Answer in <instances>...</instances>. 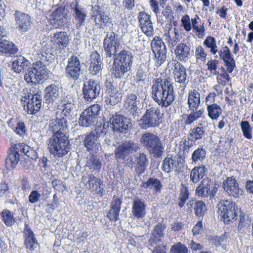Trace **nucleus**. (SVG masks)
<instances>
[{
    "mask_svg": "<svg viewBox=\"0 0 253 253\" xmlns=\"http://www.w3.org/2000/svg\"><path fill=\"white\" fill-rule=\"evenodd\" d=\"M151 46L155 57L156 66H160L165 62L167 58L166 45L162 40L156 36L152 41Z\"/></svg>",
    "mask_w": 253,
    "mask_h": 253,
    "instance_id": "nucleus-13",
    "label": "nucleus"
},
{
    "mask_svg": "<svg viewBox=\"0 0 253 253\" xmlns=\"http://www.w3.org/2000/svg\"><path fill=\"white\" fill-rule=\"evenodd\" d=\"M24 244L30 251H34L38 246V242L35 237L33 231L28 224H25L23 231Z\"/></svg>",
    "mask_w": 253,
    "mask_h": 253,
    "instance_id": "nucleus-27",
    "label": "nucleus"
},
{
    "mask_svg": "<svg viewBox=\"0 0 253 253\" xmlns=\"http://www.w3.org/2000/svg\"><path fill=\"white\" fill-rule=\"evenodd\" d=\"M133 59L132 53L129 50H121L113 59L112 74L116 78H122L131 68Z\"/></svg>",
    "mask_w": 253,
    "mask_h": 253,
    "instance_id": "nucleus-2",
    "label": "nucleus"
},
{
    "mask_svg": "<svg viewBox=\"0 0 253 253\" xmlns=\"http://www.w3.org/2000/svg\"><path fill=\"white\" fill-rule=\"evenodd\" d=\"M2 220L7 226H11L14 224L15 221L13 214L8 210H3L1 212Z\"/></svg>",
    "mask_w": 253,
    "mask_h": 253,
    "instance_id": "nucleus-49",
    "label": "nucleus"
},
{
    "mask_svg": "<svg viewBox=\"0 0 253 253\" xmlns=\"http://www.w3.org/2000/svg\"><path fill=\"white\" fill-rule=\"evenodd\" d=\"M145 207L143 201L137 198L134 199L131 210L133 215L137 218H143L145 215Z\"/></svg>",
    "mask_w": 253,
    "mask_h": 253,
    "instance_id": "nucleus-34",
    "label": "nucleus"
},
{
    "mask_svg": "<svg viewBox=\"0 0 253 253\" xmlns=\"http://www.w3.org/2000/svg\"><path fill=\"white\" fill-rule=\"evenodd\" d=\"M140 98L133 93L128 94L126 98L125 102V107L126 109H131L138 107L137 105L139 104Z\"/></svg>",
    "mask_w": 253,
    "mask_h": 253,
    "instance_id": "nucleus-44",
    "label": "nucleus"
},
{
    "mask_svg": "<svg viewBox=\"0 0 253 253\" xmlns=\"http://www.w3.org/2000/svg\"><path fill=\"white\" fill-rule=\"evenodd\" d=\"M61 139L64 140V143H60V145L57 148L55 142L52 141L50 146V153L54 157L57 158H61L66 155L70 151V145L68 137L66 135L61 136Z\"/></svg>",
    "mask_w": 253,
    "mask_h": 253,
    "instance_id": "nucleus-20",
    "label": "nucleus"
},
{
    "mask_svg": "<svg viewBox=\"0 0 253 253\" xmlns=\"http://www.w3.org/2000/svg\"><path fill=\"white\" fill-rule=\"evenodd\" d=\"M187 248L180 242L173 245L171 249V252L175 253H188Z\"/></svg>",
    "mask_w": 253,
    "mask_h": 253,
    "instance_id": "nucleus-58",
    "label": "nucleus"
},
{
    "mask_svg": "<svg viewBox=\"0 0 253 253\" xmlns=\"http://www.w3.org/2000/svg\"><path fill=\"white\" fill-rule=\"evenodd\" d=\"M55 142L56 143V145L57 146V148L60 145V143H64V140L61 139V135H60L59 136L56 135H52L48 140V148L49 149V151H50V146L52 143V141Z\"/></svg>",
    "mask_w": 253,
    "mask_h": 253,
    "instance_id": "nucleus-59",
    "label": "nucleus"
},
{
    "mask_svg": "<svg viewBox=\"0 0 253 253\" xmlns=\"http://www.w3.org/2000/svg\"><path fill=\"white\" fill-rule=\"evenodd\" d=\"M41 197L40 192L37 190L32 191L29 196V201L32 204H34L40 201Z\"/></svg>",
    "mask_w": 253,
    "mask_h": 253,
    "instance_id": "nucleus-61",
    "label": "nucleus"
},
{
    "mask_svg": "<svg viewBox=\"0 0 253 253\" xmlns=\"http://www.w3.org/2000/svg\"><path fill=\"white\" fill-rule=\"evenodd\" d=\"M103 64L100 54L97 51H93L90 54V62L89 67V73L92 76L101 74Z\"/></svg>",
    "mask_w": 253,
    "mask_h": 253,
    "instance_id": "nucleus-26",
    "label": "nucleus"
},
{
    "mask_svg": "<svg viewBox=\"0 0 253 253\" xmlns=\"http://www.w3.org/2000/svg\"><path fill=\"white\" fill-rule=\"evenodd\" d=\"M194 211L196 216L202 217L207 211L205 203L202 201H197Z\"/></svg>",
    "mask_w": 253,
    "mask_h": 253,
    "instance_id": "nucleus-53",
    "label": "nucleus"
},
{
    "mask_svg": "<svg viewBox=\"0 0 253 253\" xmlns=\"http://www.w3.org/2000/svg\"><path fill=\"white\" fill-rule=\"evenodd\" d=\"M108 91L109 94L105 100L107 104L114 106L121 101V94L116 88L111 86L108 89Z\"/></svg>",
    "mask_w": 253,
    "mask_h": 253,
    "instance_id": "nucleus-40",
    "label": "nucleus"
},
{
    "mask_svg": "<svg viewBox=\"0 0 253 253\" xmlns=\"http://www.w3.org/2000/svg\"><path fill=\"white\" fill-rule=\"evenodd\" d=\"M19 149L17 145L11 148L8 157L5 159V167L8 170H11L16 167L19 161Z\"/></svg>",
    "mask_w": 253,
    "mask_h": 253,
    "instance_id": "nucleus-31",
    "label": "nucleus"
},
{
    "mask_svg": "<svg viewBox=\"0 0 253 253\" xmlns=\"http://www.w3.org/2000/svg\"><path fill=\"white\" fill-rule=\"evenodd\" d=\"M135 165L134 166L135 174L140 176L143 174L149 164V158L144 152H139L134 156Z\"/></svg>",
    "mask_w": 253,
    "mask_h": 253,
    "instance_id": "nucleus-21",
    "label": "nucleus"
},
{
    "mask_svg": "<svg viewBox=\"0 0 253 253\" xmlns=\"http://www.w3.org/2000/svg\"><path fill=\"white\" fill-rule=\"evenodd\" d=\"M174 53L178 60L186 61L190 55V47L184 43H180L176 46Z\"/></svg>",
    "mask_w": 253,
    "mask_h": 253,
    "instance_id": "nucleus-38",
    "label": "nucleus"
},
{
    "mask_svg": "<svg viewBox=\"0 0 253 253\" xmlns=\"http://www.w3.org/2000/svg\"><path fill=\"white\" fill-rule=\"evenodd\" d=\"M91 18L95 25L100 28L107 26L111 22V19L104 11L99 9L92 11Z\"/></svg>",
    "mask_w": 253,
    "mask_h": 253,
    "instance_id": "nucleus-28",
    "label": "nucleus"
},
{
    "mask_svg": "<svg viewBox=\"0 0 253 253\" xmlns=\"http://www.w3.org/2000/svg\"><path fill=\"white\" fill-rule=\"evenodd\" d=\"M51 41L54 45L58 46L60 48L64 49L68 46L69 37L66 32H57L51 36Z\"/></svg>",
    "mask_w": 253,
    "mask_h": 253,
    "instance_id": "nucleus-30",
    "label": "nucleus"
},
{
    "mask_svg": "<svg viewBox=\"0 0 253 253\" xmlns=\"http://www.w3.org/2000/svg\"><path fill=\"white\" fill-rule=\"evenodd\" d=\"M206 156V151L203 146L198 147L192 153L191 159L194 163L203 161Z\"/></svg>",
    "mask_w": 253,
    "mask_h": 253,
    "instance_id": "nucleus-48",
    "label": "nucleus"
},
{
    "mask_svg": "<svg viewBox=\"0 0 253 253\" xmlns=\"http://www.w3.org/2000/svg\"><path fill=\"white\" fill-rule=\"evenodd\" d=\"M166 228V225L161 222L158 223L154 226L148 242V246L149 249L150 247L157 245L158 243L162 242V238L164 236V231Z\"/></svg>",
    "mask_w": 253,
    "mask_h": 253,
    "instance_id": "nucleus-22",
    "label": "nucleus"
},
{
    "mask_svg": "<svg viewBox=\"0 0 253 253\" xmlns=\"http://www.w3.org/2000/svg\"><path fill=\"white\" fill-rule=\"evenodd\" d=\"M195 56L197 59H201L202 61L206 60L207 53L205 52L204 49L202 46L199 45L196 48Z\"/></svg>",
    "mask_w": 253,
    "mask_h": 253,
    "instance_id": "nucleus-63",
    "label": "nucleus"
},
{
    "mask_svg": "<svg viewBox=\"0 0 253 253\" xmlns=\"http://www.w3.org/2000/svg\"><path fill=\"white\" fill-rule=\"evenodd\" d=\"M109 123L113 131L117 133H126L131 126L130 119H128L119 113L110 114Z\"/></svg>",
    "mask_w": 253,
    "mask_h": 253,
    "instance_id": "nucleus-8",
    "label": "nucleus"
},
{
    "mask_svg": "<svg viewBox=\"0 0 253 253\" xmlns=\"http://www.w3.org/2000/svg\"><path fill=\"white\" fill-rule=\"evenodd\" d=\"M30 62L25 57L22 56L16 57L13 61L12 68L14 72L20 73L26 70H28L29 67Z\"/></svg>",
    "mask_w": 253,
    "mask_h": 253,
    "instance_id": "nucleus-37",
    "label": "nucleus"
},
{
    "mask_svg": "<svg viewBox=\"0 0 253 253\" xmlns=\"http://www.w3.org/2000/svg\"><path fill=\"white\" fill-rule=\"evenodd\" d=\"M88 167L90 169L94 170H99L101 168V163L100 160L95 157L92 156L90 157V159L87 162Z\"/></svg>",
    "mask_w": 253,
    "mask_h": 253,
    "instance_id": "nucleus-56",
    "label": "nucleus"
},
{
    "mask_svg": "<svg viewBox=\"0 0 253 253\" xmlns=\"http://www.w3.org/2000/svg\"><path fill=\"white\" fill-rule=\"evenodd\" d=\"M181 22L184 29L186 31H190L192 29V26L190 22V17L188 15H185L182 17Z\"/></svg>",
    "mask_w": 253,
    "mask_h": 253,
    "instance_id": "nucleus-64",
    "label": "nucleus"
},
{
    "mask_svg": "<svg viewBox=\"0 0 253 253\" xmlns=\"http://www.w3.org/2000/svg\"><path fill=\"white\" fill-rule=\"evenodd\" d=\"M14 16L16 27L19 31L26 32L31 28L32 20L30 15L21 11L16 10Z\"/></svg>",
    "mask_w": 253,
    "mask_h": 253,
    "instance_id": "nucleus-17",
    "label": "nucleus"
},
{
    "mask_svg": "<svg viewBox=\"0 0 253 253\" xmlns=\"http://www.w3.org/2000/svg\"><path fill=\"white\" fill-rule=\"evenodd\" d=\"M140 149V145L134 141H128L120 144L114 151L115 158L118 161L124 162L133 152H136Z\"/></svg>",
    "mask_w": 253,
    "mask_h": 253,
    "instance_id": "nucleus-10",
    "label": "nucleus"
},
{
    "mask_svg": "<svg viewBox=\"0 0 253 253\" xmlns=\"http://www.w3.org/2000/svg\"><path fill=\"white\" fill-rule=\"evenodd\" d=\"M151 97L162 107H168L175 100L173 83L169 77L154 79L151 87Z\"/></svg>",
    "mask_w": 253,
    "mask_h": 253,
    "instance_id": "nucleus-1",
    "label": "nucleus"
},
{
    "mask_svg": "<svg viewBox=\"0 0 253 253\" xmlns=\"http://www.w3.org/2000/svg\"><path fill=\"white\" fill-rule=\"evenodd\" d=\"M143 186L145 188H154L156 192H158L162 188V185L157 178L150 177L146 182L143 183Z\"/></svg>",
    "mask_w": 253,
    "mask_h": 253,
    "instance_id": "nucleus-47",
    "label": "nucleus"
},
{
    "mask_svg": "<svg viewBox=\"0 0 253 253\" xmlns=\"http://www.w3.org/2000/svg\"><path fill=\"white\" fill-rule=\"evenodd\" d=\"M168 66L171 67L173 71V77L175 82L185 86L189 81L187 78V75L185 67L176 60H172L169 62Z\"/></svg>",
    "mask_w": 253,
    "mask_h": 253,
    "instance_id": "nucleus-14",
    "label": "nucleus"
},
{
    "mask_svg": "<svg viewBox=\"0 0 253 253\" xmlns=\"http://www.w3.org/2000/svg\"><path fill=\"white\" fill-rule=\"evenodd\" d=\"M48 74L46 67L41 62L33 63L28 68L24 76V79L28 83L37 84L42 80L45 79Z\"/></svg>",
    "mask_w": 253,
    "mask_h": 253,
    "instance_id": "nucleus-4",
    "label": "nucleus"
},
{
    "mask_svg": "<svg viewBox=\"0 0 253 253\" xmlns=\"http://www.w3.org/2000/svg\"><path fill=\"white\" fill-rule=\"evenodd\" d=\"M145 83L142 81H136L133 94H135L138 98H143L145 96Z\"/></svg>",
    "mask_w": 253,
    "mask_h": 253,
    "instance_id": "nucleus-52",
    "label": "nucleus"
},
{
    "mask_svg": "<svg viewBox=\"0 0 253 253\" xmlns=\"http://www.w3.org/2000/svg\"><path fill=\"white\" fill-rule=\"evenodd\" d=\"M190 113L188 115L185 120V124L186 125H191L195 121L202 117L204 111L203 109L196 111H190Z\"/></svg>",
    "mask_w": 253,
    "mask_h": 253,
    "instance_id": "nucleus-51",
    "label": "nucleus"
},
{
    "mask_svg": "<svg viewBox=\"0 0 253 253\" xmlns=\"http://www.w3.org/2000/svg\"><path fill=\"white\" fill-rule=\"evenodd\" d=\"M206 134L205 128L201 123L198 126L191 128L190 130L189 135L194 141L202 139Z\"/></svg>",
    "mask_w": 253,
    "mask_h": 253,
    "instance_id": "nucleus-41",
    "label": "nucleus"
},
{
    "mask_svg": "<svg viewBox=\"0 0 253 253\" xmlns=\"http://www.w3.org/2000/svg\"><path fill=\"white\" fill-rule=\"evenodd\" d=\"M203 44L207 48L210 49V52L215 55L218 51L216 40L211 36H208L205 40Z\"/></svg>",
    "mask_w": 253,
    "mask_h": 253,
    "instance_id": "nucleus-50",
    "label": "nucleus"
},
{
    "mask_svg": "<svg viewBox=\"0 0 253 253\" xmlns=\"http://www.w3.org/2000/svg\"><path fill=\"white\" fill-rule=\"evenodd\" d=\"M100 106L94 104L85 109L81 114L79 124L83 127H88L95 125L97 116L100 112Z\"/></svg>",
    "mask_w": 253,
    "mask_h": 253,
    "instance_id": "nucleus-9",
    "label": "nucleus"
},
{
    "mask_svg": "<svg viewBox=\"0 0 253 253\" xmlns=\"http://www.w3.org/2000/svg\"><path fill=\"white\" fill-rule=\"evenodd\" d=\"M18 51V48L12 42L6 40L0 42V52L6 54H14Z\"/></svg>",
    "mask_w": 253,
    "mask_h": 253,
    "instance_id": "nucleus-39",
    "label": "nucleus"
},
{
    "mask_svg": "<svg viewBox=\"0 0 253 253\" xmlns=\"http://www.w3.org/2000/svg\"><path fill=\"white\" fill-rule=\"evenodd\" d=\"M187 102L190 111L198 110L201 103L200 93L195 89L189 91Z\"/></svg>",
    "mask_w": 253,
    "mask_h": 253,
    "instance_id": "nucleus-36",
    "label": "nucleus"
},
{
    "mask_svg": "<svg viewBox=\"0 0 253 253\" xmlns=\"http://www.w3.org/2000/svg\"><path fill=\"white\" fill-rule=\"evenodd\" d=\"M83 143L86 150L90 154H95L101 148L100 141L96 133L91 131L85 135Z\"/></svg>",
    "mask_w": 253,
    "mask_h": 253,
    "instance_id": "nucleus-19",
    "label": "nucleus"
},
{
    "mask_svg": "<svg viewBox=\"0 0 253 253\" xmlns=\"http://www.w3.org/2000/svg\"><path fill=\"white\" fill-rule=\"evenodd\" d=\"M68 120L66 116H61L56 119L52 120L49 122V130L53 135L61 136L66 135L68 130Z\"/></svg>",
    "mask_w": 253,
    "mask_h": 253,
    "instance_id": "nucleus-16",
    "label": "nucleus"
},
{
    "mask_svg": "<svg viewBox=\"0 0 253 253\" xmlns=\"http://www.w3.org/2000/svg\"><path fill=\"white\" fill-rule=\"evenodd\" d=\"M81 63L80 59L76 55H72L68 60L65 67L66 77L70 80L76 81L82 74Z\"/></svg>",
    "mask_w": 253,
    "mask_h": 253,
    "instance_id": "nucleus-11",
    "label": "nucleus"
},
{
    "mask_svg": "<svg viewBox=\"0 0 253 253\" xmlns=\"http://www.w3.org/2000/svg\"><path fill=\"white\" fill-rule=\"evenodd\" d=\"M162 14L166 19V22H168L169 27H168L169 30H170L173 26L176 27L177 25V22L174 21V17L173 15V12L169 6H166L162 12Z\"/></svg>",
    "mask_w": 253,
    "mask_h": 253,
    "instance_id": "nucleus-42",
    "label": "nucleus"
},
{
    "mask_svg": "<svg viewBox=\"0 0 253 253\" xmlns=\"http://www.w3.org/2000/svg\"><path fill=\"white\" fill-rule=\"evenodd\" d=\"M31 98L27 104V113L29 114H35L40 109L42 106V93L38 90H32Z\"/></svg>",
    "mask_w": 253,
    "mask_h": 253,
    "instance_id": "nucleus-23",
    "label": "nucleus"
},
{
    "mask_svg": "<svg viewBox=\"0 0 253 253\" xmlns=\"http://www.w3.org/2000/svg\"><path fill=\"white\" fill-rule=\"evenodd\" d=\"M122 203V200L120 198L113 197L110 209L107 215V216L111 221L116 222L119 219Z\"/></svg>",
    "mask_w": 253,
    "mask_h": 253,
    "instance_id": "nucleus-32",
    "label": "nucleus"
},
{
    "mask_svg": "<svg viewBox=\"0 0 253 253\" xmlns=\"http://www.w3.org/2000/svg\"><path fill=\"white\" fill-rule=\"evenodd\" d=\"M70 6L74 18V23L78 28H79L84 25L86 17L85 9L83 3L79 0L73 1Z\"/></svg>",
    "mask_w": 253,
    "mask_h": 253,
    "instance_id": "nucleus-15",
    "label": "nucleus"
},
{
    "mask_svg": "<svg viewBox=\"0 0 253 253\" xmlns=\"http://www.w3.org/2000/svg\"><path fill=\"white\" fill-rule=\"evenodd\" d=\"M217 52L220 58L223 61L233 58L231 56L230 50L227 46L222 47L219 50H218Z\"/></svg>",
    "mask_w": 253,
    "mask_h": 253,
    "instance_id": "nucleus-57",
    "label": "nucleus"
},
{
    "mask_svg": "<svg viewBox=\"0 0 253 253\" xmlns=\"http://www.w3.org/2000/svg\"><path fill=\"white\" fill-rule=\"evenodd\" d=\"M59 88L54 84L47 86L44 89V98L47 104L52 103L59 96Z\"/></svg>",
    "mask_w": 253,
    "mask_h": 253,
    "instance_id": "nucleus-35",
    "label": "nucleus"
},
{
    "mask_svg": "<svg viewBox=\"0 0 253 253\" xmlns=\"http://www.w3.org/2000/svg\"><path fill=\"white\" fill-rule=\"evenodd\" d=\"M140 122L141 128L145 129L158 126L161 122L160 109L158 107L149 106Z\"/></svg>",
    "mask_w": 253,
    "mask_h": 253,
    "instance_id": "nucleus-6",
    "label": "nucleus"
},
{
    "mask_svg": "<svg viewBox=\"0 0 253 253\" xmlns=\"http://www.w3.org/2000/svg\"><path fill=\"white\" fill-rule=\"evenodd\" d=\"M49 20L51 24L55 28H59L65 25L67 21V18L61 9H57L52 12Z\"/></svg>",
    "mask_w": 253,
    "mask_h": 253,
    "instance_id": "nucleus-29",
    "label": "nucleus"
},
{
    "mask_svg": "<svg viewBox=\"0 0 253 253\" xmlns=\"http://www.w3.org/2000/svg\"><path fill=\"white\" fill-rule=\"evenodd\" d=\"M166 40L169 47H173L179 41L178 30L174 28L173 32H170L169 31L166 35Z\"/></svg>",
    "mask_w": 253,
    "mask_h": 253,
    "instance_id": "nucleus-45",
    "label": "nucleus"
},
{
    "mask_svg": "<svg viewBox=\"0 0 253 253\" xmlns=\"http://www.w3.org/2000/svg\"><path fill=\"white\" fill-rule=\"evenodd\" d=\"M140 143L154 158H161L165 152V146L160 138L153 133L146 132L140 138Z\"/></svg>",
    "mask_w": 253,
    "mask_h": 253,
    "instance_id": "nucleus-3",
    "label": "nucleus"
},
{
    "mask_svg": "<svg viewBox=\"0 0 253 253\" xmlns=\"http://www.w3.org/2000/svg\"><path fill=\"white\" fill-rule=\"evenodd\" d=\"M10 191L7 184L5 182L0 183V196L1 197H10Z\"/></svg>",
    "mask_w": 253,
    "mask_h": 253,
    "instance_id": "nucleus-60",
    "label": "nucleus"
},
{
    "mask_svg": "<svg viewBox=\"0 0 253 253\" xmlns=\"http://www.w3.org/2000/svg\"><path fill=\"white\" fill-rule=\"evenodd\" d=\"M193 145L190 143L189 140L184 139L182 142V144L180 145V152H182V154L186 155L189 153L190 149Z\"/></svg>",
    "mask_w": 253,
    "mask_h": 253,
    "instance_id": "nucleus-62",
    "label": "nucleus"
},
{
    "mask_svg": "<svg viewBox=\"0 0 253 253\" xmlns=\"http://www.w3.org/2000/svg\"><path fill=\"white\" fill-rule=\"evenodd\" d=\"M218 213L225 223H229L237 217V206L235 202L229 200H221L217 205Z\"/></svg>",
    "mask_w": 253,
    "mask_h": 253,
    "instance_id": "nucleus-7",
    "label": "nucleus"
},
{
    "mask_svg": "<svg viewBox=\"0 0 253 253\" xmlns=\"http://www.w3.org/2000/svg\"><path fill=\"white\" fill-rule=\"evenodd\" d=\"M190 193L188 189V187L186 184H181L180 193L178 196V200L180 201L178 205L180 208L184 207L186 201L188 199Z\"/></svg>",
    "mask_w": 253,
    "mask_h": 253,
    "instance_id": "nucleus-46",
    "label": "nucleus"
},
{
    "mask_svg": "<svg viewBox=\"0 0 253 253\" xmlns=\"http://www.w3.org/2000/svg\"><path fill=\"white\" fill-rule=\"evenodd\" d=\"M103 47L106 57L114 59L122 48L118 35L114 32L107 33L103 41Z\"/></svg>",
    "mask_w": 253,
    "mask_h": 253,
    "instance_id": "nucleus-5",
    "label": "nucleus"
},
{
    "mask_svg": "<svg viewBox=\"0 0 253 253\" xmlns=\"http://www.w3.org/2000/svg\"><path fill=\"white\" fill-rule=\"evenodd\" d=\"M17 146L19 149L23 150V152L30 159L34 160L37 158V154L32 148L28 146H23L20 145H18Z\"/></svg>",
    "mask_w": 253,
    "mask_h": 253,
    "instance_id": "nucleus-55",
    "label": "nucleus"
},
{
    "mask_svg": "<svg viewBox=\"0 0 253 253\" xmlns=\"http://www.w3.org/2000/svg\"><path fill=\"white\" fill-rule=\"evenodd\" d=\"M150 18V15L144 11H140L139 13L138 19L140 28L147 36H152L154 33L153 24Z\"/></svg>",
    "mask_w": 253,
    "mask_h": 253,
    "instance_id": "nucleus-24",
    "label": "nucleus"
},
{
    "mask_svg": "<svg viewBox=\"0 0 253 253\" xmlns=\"http://www.w3.org/2000/svg\"><path fill=\"white\" fill-rule=\"evenodd\" d=\"M181 165L182 163L179 157H167L163 161L162 169L167 173H170L173 170H174L176 172H179L180 171V165Z\"/></svg>",
    "mask_w": 253,
    "mask_h": 253,
    "instance_id": "nucleus-25",
    "label": "nucleus"
},
{
    "mask_svg": "<svg viewBox=\"0 0 253 253\" xmlns=\"http://www.w3.org/2000/svg\"><path fill=\"white\" fill-rule=\"evenodd\" d=\"M222 186L228 196L239 198L243 195V191L239 188L236 179L232 177H228L224 180Z\"/></svg>",
    "mask_w": 253,
    "mask_h": 253,
    "instance_id": "nucleus-18",
    "label": "nucleus"
},
{
    "mask_svg": "<svg viewBox=\"0 0 253 253\" xmlns=\"http://www.w3.org/2000/svg\"><path fill=\"white\" fill-rule=\"evenodd\" d=\"M100 90L99 81L90 79L84 84L82 89L83 97L85 101L91 102L99 95Z\"/></svg>",
    "mask_w": 253,
    "mask_h": 253,
    "instance_id": "nucleus-12",
    "label": "nucleus"
},
{
    "mask_svg": "<svg viewBox=\"0 0 253 253\" xmlns=\"http://www.w3.org/2000/svg\"><path fill=\"white\" fill-rule=\"evenodd\" d=\"M240 125L244 136L247 139H252L253 137L252 134V128L248 121H242Z\"/></svg>",
    "mask_w": 253,
    "mask_h": 253,
    "instance_id": "nucleus-54",
    "label": "nucleus"
},
{
    "mask_svg": "<svg viewBox=\"0 0 253 253\" xmlns=\"http://www.w3.org/2000/svg\"><path fill=\"white\" fill-rule=\"evenodd\" d=\"M82 182L88 184V188L92 191H98V189L100 188L102 181L90 173L84 174L82 178ZM100 190H99V191Z\"/></svg>",
    "mask_w": 253,
    "mask_h": 253,
    "instance_id": "nucleus-33",
    "label": "nucleus"
},
{
    "mask_svg": "<svg viewBox=\"0 0 253 253\" xmlns=\"http://www.w3.org/2000/svg\"><path fill=\"white\" fill-rule=\"evenodd\" d=\"M208 115L212 120H217L222 114V109L217 104L213 103L207 106Z\"/></svg>",
    "mask_w": 253,
    "mask_h": 253,
    "instance_id": "nucleus-43",
    "label": "nucleus"
}]
</instances>
